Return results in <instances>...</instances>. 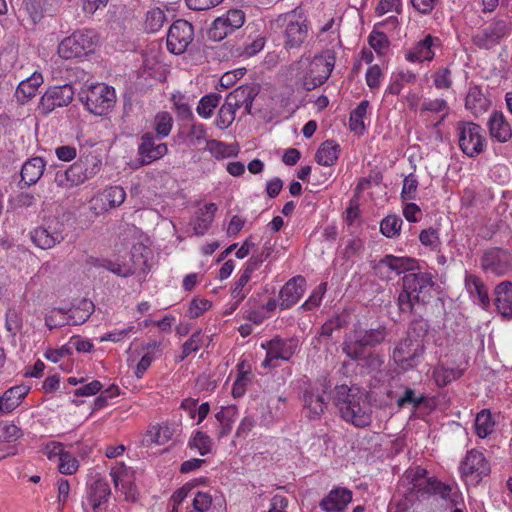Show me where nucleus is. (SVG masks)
Wrapping results in <instances>:
<instances>
[{
    "mask_svg": "<svg viewBox=\"0 0 512 512\" xmlns=\"http://www.w3.org/2000/svg\"><path fill=\"white\" fill-rule=\"evenodd\" d=\"M306 289V280L302 276H295L287 281L279 293L280 308L289 309L303 296Z\"/></svg>",
    "mask_w": 512,
    "mask_h": 512,
    "instance_id": "412c9836",
    "label": "nucleus"
},
{
    "mask_svg": "<svg viewBox=\"0 0 512 512\" xmlns=\"http://www.w3.org/2000/svg\"><path fill=\"white\" fill-rule=\"evenodd\" d=\"M173 126V118L169 112L162 111L156 114L154 119V129L158 138L167 137Z\"/></svg>",
    "mask_w": 512,
    "mask_h": 512,
    "instance_id": "8fccbe9b",
    "label": "nucleus"
},
{
    "mask_svg": "<svg viewBox=\"0 0 512 512\" xmlns=\"http://www.w3.org/2000/svg\"><path fill=\"white\" fill-rule=\"evenodd\" d=\"M495 422L489 410L480 411L475 418V432L480 438H486L494 430Z\"/></svg>",
    "mask_w": 512,
    "mask_h": 512,
    "instance_id": "37998d69",
    "label": "nucleus"
},
{
    "mask_svg": "<svg viewBox=\"0 0 512 512\" xmlns=\"http://www.w3.org/2000/svg\"><path fill=\"white\" fill-rule=\"evenodd\" d=\"M255 269L256 264L252 262L251 258L243 267L238 279L235 281L233 288L231 289V296L233 300H236V304H240L246 298L249 290L245 289V286L250 281Z\"/></svg>",
    "mask_w": 512,
    "mask_h": 512,
    "instance_id": "72a5a7b5",
    "label": "nucleus"
},
{
    "mask_svg": "<svg viewBox=\"0 0 512 512\" xmlns=\"http://www.w3.org/2000/svg\"><path fill=\"white\" fill-rule=\"evenodd\" d=\"M433 82L437 89H449L452 86L450 69L442 67L435 71L433 75Z\"/></svg>",
    "mask_w": 512,
    "mask_h": 512,
    "instance_id": "774afa93",
    "label": "nucleus"
},
{
    "mask_svg": "<svg viewBox=\"0 0 512 512\" xmlns=\"http://www.w3.org/2000/svg\"><path fill=\"white\" fill-rule=\"evenodd\" d=\"M236 110V108H234L225 100L224 104L219 109L218 116L215 122L216 126L219 129L228 128L235 120Z\"/></svg>",
    "mask_w": 512,
    "mask_h": 512,
    "instance_id": "6e6d98bb",
    "label": "nucleus"
},
{
    "mask_svg": "<svg viewBox=\"0 0 512 512\" xmlns=\"http://www.w3.org/2000/svg\"><path fill=\"white\" fill-rule=\"evenodd\" d=\"M238 375L232 386L234 398H240L246 393L247 386L251 383L253 375L245 361L237 364Z\"/></svg>",
    "mask_w": 512,
    "mask_h": 512,
    "instance_id": "4c0bfd02",
    "label": "nucleus"
},
{
    "mask_svg": "<svg viewBox=\"0 0 512 512\" xmlns=\"http://www.w3.org/2000/svg\"><path fill=\"white\" fill-rule=\"evenodd\" d=\"M172 438V431L167 425L152 426L146 434L147 444L163 445Z\"/></svg>",
    "mask_w": 512,
    "mask_h": 512,
    "instance_id": "a18cd8bd",
    "label": "nucleus"
},
{
    "mask_svg": "<svg viewBox=\"0 0 512 512\" xmlns=\"http://www.w3.org/2000/svg\"><path fill=\"white\" fill-rule=\"evenodd\" d=\"M165 20L166 16L161 9H153L146 15V29L151 33H155L163 27Z\"/></svg>",
    "mask_w": 512,
    "mask_h": 512,
    "instance_id": "13d9d810",
    "label": "nucleus"
},
{
    "mask_svg": "<svg viewBox=\"0 0 512 512\" xmlns=\"http://www.w3.org/2000/svg\"><path fill=\"white\" fill-rule=\"evenodd\" d=\"M465 288L475 303L481 305L483 308L490 305L488 290L478 276L473 274L466 275Z\"/></svg>",
    "mask_w": 512,
    "mask_h": 512,
    "instance_id": "7c9ffc66",
    "label": "nucleus"
},
{
    "mask_svg": "<svg viewBox=\"0 0 512 512\" xmlns=\"http://www.w3.org/2000/svg\"><path fill=\"white\" fill-rule=\"evenodd\" d=\"M480 265L488 276H504L512 270V255L501 248H490L483 253Z\"/></svg>",
    "mask_w": 512,
    "mask_h": 512,
    "instance_id": "4468645a",
    "label": "nucleus"
},
{
    "mask_svg": "<svg viewBox=\"0 0 512 512\" xmlns=\"http://www.w3.org/2000/svg\"><path fill=\"white\" fill-rule=\"evenodd\" d=\"M212 498L208 493L197 492L193 498L192 509L189 512H209Z\"/></svg>",
    "mask_w": 512,
    "mask_h": 512,
    "instance_id": "338daca9",
    "label": "nucleus"
},
{
    "mask_svg": "<svg viewBox=\"0 0 512 512\" xmlns=\"http://www.w3.org/2000/svg\"><path fill=\"white\" fill-rule=\"evenodd\" d=\"M425 400V396L420 394L417 396L415 391L411 388H406L403 395L398 398L397 405L400 408L405 407L406 405H412L414 408H418Z\"/></svg>",
    "mask_w": 512,
    "mask_h": 512,
    "instance_id": "052dcab7",
    "label": "nucleus"
},
{
    "mask_svg": "<svg viewBox=\"0 0 512 512\" xmlns=\"http://www.w3.org/2000/svg\"><path fill=\"white\" fill-rule=\"evenodd\" d=\"M512 30L509 18H494L481 31L472 36V43L479 49L490 50L507 38Z\"/></svg>",
    "mask_w": 512,
    "mask_h": 512,
    "instance_id": "0eeeda50",
    "label": "nucleus"
},
{
    "mask_svg": "<svg viewBox=\"0 0 512 512\" xmlns=\"http://www.w3.org/2000/svg\"><path fill=\"white\" fill-rule=\"evenodd\" d=\"M111 489L105 479H96L89 487L87 501L92 510L96 512L101 505L108 502Z\"/></svg>",
    "mask_w": 512,
    "mask_h": 512,
    "instance_id": "c756f323",
    "label": "nucleus"
},
{
    "mask_svg": "<svg viewBox=\"0 0 512 512\" xmlns=\"http://www.w3.org/2000/svg\"><path fill=\"white\" fill-rule=\"evenodd\" d=\"M86 181L83 172L82 164L75 161L66 170H59L55 174L54 182L58 187L70 189L72 187L83 184Z\"/></svg>",
    "mask_w": 512,
    "mask_h": 512,
    "instance_id": "393cba45",
    "label": "nucleus"
},
{
    "mask_svg": "<svg viewBox=\"0 0 512 512\" xmlns=\"http://www.w3.org/2000/svg\"><path fill=\"white\" fill-rule=\"evenodd\" d=\"M335 406L340 417L355 427H367L372 421V406L368 394L359 387L336 386Z\"/></svg>",
    "mask_w": 512,
    "mask_h": 512,
    "instance_id": "f257e3e1",
    "label": "nucleus"
},
{
    "mask_svg": "<svg viewBox=\"0 0 512 512\" xmlns=\"http://www.w3.org/2000/svg\"><path fill=\"white\" fill-rule=\"evenodd\" d=\"M424 351V343L419 339L406 336L401 340L393 351L394 360L402 366L413 367L416 365V360L422 355Z\"/></svg>",
    "mask_w": 512,
    "mask_h": 512,
    "instance_id": "f3484780",
    "label": "nucleus"
},
{
    "mask_svg": "<svg viewBox=\"0 0 512 512\" xmlns=\"http://www.w3.org/2000/svg\"><path fill=\"white\" fill-rule=\"evenodd\" d=\"M103 267L120 277H129L135 274L136 269L129 264H121L113 261H105Z\"/></svg>",
    "mask_w": 512,
    "mask_h": 512,
    "instance_id": "69168bd1",
    "label": "nucleus"
},
{
    "mask_svg": "<svg viewBox=\"0 0 512 512\" xmlns=\"http://www.w3.org/2000/svg\"><path fill=\"white\" fill-rule=\"evenodd\" d=\"M416 79V74L409 70H401L396 73H393L391 75L390 84L386 89V93L392 95H399L406 84L415 83Z\"/></svg>",
    "mask_w": 512,
    "mask_h": 512,
    "instance_id": "58836bf2",
    "label": "nucleus"
},
{
    "mask_svg": "<svg viewBox=\"0 0 512 512\" xmlns=\"http://www.w3.org/2000/svg\"><path fill=\"white\" fill-rule=\"evenodd\" d=\"M494 295L497 311L505 318H512V282L499 283L495 287Z\"/></svg>",
    "mask_w": 512,
    "mask_h": 512,
    "instance_id": "bb28decb",
    "label": "nucleus"
},
{
    "mask_svg": "<svg viewBox=\"0 0 512 512\" xmlns=\"http://www.w3.org/2000/svg\"><path fill=\"white\" fill-rule=\"evenodd\" d=\"M435 285L433 275L429 272L410 271L403 277V288L412 294L418 303H427L432 297Z\"/></svg>",
    "mask_w": 512,
    "mask_h": 512,
    "instance_id": "f8f14e48",
    "label": "nucleus"
},
{
    "mask_svg": "<svg viewBox=\"0 0 512 512\" xmlns=\"http://www.w3.org/2000/svg\"><path fill=\"white\" fill-rule=\"evenodd\" d=\"M96 43L97 35L94 30H78L60 42L58 54L63 59L80 57L93 51Z\"/></svg>",
    "mask_w": 512,
    "mask_h": 512,
    "instance_id": "423d86ee",
    "label": "nucleus"
},
{
    "mask_svg": "<svg viewBox=\"0 0 512 512\" xmlns=\"http://www.w3.org/2000/svg\"><path fill=\"white\" fill-rule=\"evenodd\" d=\"M432 375L437 386L444 387L459 379L463 375V370L460 368H450L439 364L434 368Z\"/></svg>",
    "mask_w": 512,
    "mask_h": 512,
    "instance_id": "ea45409f",
    "label": "nucleus"
},
{
    "mask_svg": "<svg viewBox=\"0 0 512 512\" xmlns=\"http://www.w3.org/2000/svg\"><path fill=\"white\" fill-rule=\"evenodd\" d=\"M220 99L221 97L217 93L203 96L198 103L196 109L197 113L205 119L210 118L214 109L218 106Z\"/></svg>",
    "mask_w": 512,
    "mask_h": 512,
    "instance_id": "3c124183",
    "label": "nucleus"
},
{
    "mask_svg": "<svg viewBox=\"0 0 512 512\" xmlns=\"http://www.w3.org/2000/svg\"><path fill=\"white\" fill-rule=\"evenodd\" d=\"M459 147L468 157H476L484 151L485 137L483 129L474 122L460 121L456 126Z\"/></svg>",
    "mask_w": 512,
    "mask_h": 512,
    "instance_id": "1a4fd4ad",
    "label": "nucleus"
},
{
    "mask_svg": "<svg viewBox=\"0 0 512 512\" xmlns=\"http://www.w3.org/2000/svg\"><path fill=\"white\" fill-rule=\"evenodd\" d=\"M53 312L66 315L72 325H80L86 322L92 315L94 312V304L91 300L81 299L69 312L64 311L62 308L54 309Z\"/></svg>",
    "mask_w": 512,
    "mask_h": 512,
    "instance_id": "2f4dec72",
    "label": "nucleus"
},
{
    "mask_svg": "<svg viewBox=\"0 0 512 512\" xmlns=\"http://www.w3.org/2000/svg\"><path fill=\"white\" fill-rule=\"evenodd\" d=\"M369 107V101L363 100L361 101L357 107L351 112L349 119V126L351 131L362 134L365 130L364 119L367 115V110Z\"/></svg>",
    "mask_w": 512,
    "mask_h": 512,
    "instance_id": "a19ab883",
    "label": "nucleus"
},
{
    "mask_svg": "<svg viewBox=\"0 0 512 512\" xmlns=\"http://www.w3.org/2000/svg\"><path fill=\"white\" fill-rule=\"evenodd\" d=\"M45 166V161L41 157L28 159L21 168V182L26 186L36 184L43 175Z\"/></svg>",
    "mask_w": 512,
    "mask_h": 512,
    "instance_id": "473e14b6",
    "label": "nucleus"
},
{
    "mask_svg": "<svg viewBox=\"0 0 512 512\" xmlns=\"http://www.w3.org/2000/svg\"><path fill=\"white\" fill-rule=\"evenodd\" d=\"M78 162L82 164V172L86 181L98 174L102 166L101 160L92 154L80 156Z\"/></svg>",
    "mask_w": 512,
    "mask_h": 512,
    "instance_id": "de8ad7c7",
    "label": "nucleus"
},
{
    "mask_svg": "<svg viewBox=\"0 0 512 512\" xmlns=\"http://www.w3.org/2000/svg\"><path fill=\"white\" fill-rule=\"evenodd\" d=\"M206 150L216 159L228 158L238 154V148L235 145L226 144L214 139L206 142Z\"/></svg>",
    "mask_w": 512,
    "mask_h": 512,
    "instance_id": "79ce46f5",
    "label": "nucleus"
},
{
    "mask_svg": "<svg viewBox=\"0 0 512 512\" xmlns=\"http://www.w3.org/2000/svg\"><path fill=\"white\" fill-rule=\"evenodd\" d=\"M80 99L90 113L103 116L114 107L116 94L113 87L96 83L83 90Z\"/></svg>",
    "mask_w": 512,
    "mask_h": 512,
    "instance_id": "39448f33",
    "label": "nucleus"
},
{
    "mask_svg": "<svg viewBox=\"0 0 512 512\" xmlns=\"http://www.w3.org/2000/svg\"><path fill=\"white\" fill-rule=\"evenodd\" d=\"M465 107L474 116H479L485 113L490 107L489 99L483 94L478 86H473L469 89L465 98Z\"/></svg>",
    "mask_w": 512,
    "mask_h": 512,
    "instance_id": "f704fd0d",
    "label": "nucleus"
},
{
    "mask_svg": "<svg viewBox=\"0 0 512 512\" xmlns=\"http://www.w3.org/2000/svg\"><path fill=\"white\" fill-rule=\"evenodd\" d=\"M387 335L388 331L384 325L371 329L356 326L345 334L342 351L351 360L362 359L365 356L366 348H374L380 345Z\"/></svg>",
    "mask_w": 512,
    "mask_h": 512,
    "instance_id": "7ed1b4c3",
    "label": "nucleus"
},
{
    "mask_svg": "<svg viewBox=\"0 0 512 512\" xmlns=\"http://www.w3.org/2000/svg\"><path fill=\"white\" fill-rule=\"evenodd\" d=\"M58 470L61 474L71 475L74 474L79 467L78 460L69 452H65L58 461Z\"/></svg>",
    "mask_w": 512,
    "mask_h": 512,
    "instance_id": "680f3d73",
    "label": "nucleus"
},
{
    "mask_svg": "<svg viewBox=\"0 0 512 512\" xmlns=\"http://www.w3.org/2000/svg\"><path fill=\"white\" fill-rule=\"evenodd\" d=\"M42 83L43 76L38 72H34L30 77L22 80L15 91V98L17 102L21 105L27 103L36 95L37 90Z\"/></svg>",
    "mask_w": 512,
    "mask_h": 512,
    "instance_id": "c85d7f7f",
    "label": "nucleus"
},
{
    "mask_svg": "<svg viewBox=\"0 0 512 512\" xmlns=\"http://www.w3.org/2000/svg\"><path fill=\"white\" fill-rule=\"evenodd\" d=\"M212 439L202 431H196L189 440L188 446L196 449L201 456H205L212 450Z\"/></svg>",
    "mask_w": 512,
    "mask_h": 512,
    "instance_id": "49530a36",
    "label": "nucleus"
},
{
    "mask_svg": "<svg viewBox=\"0 0 512 512\" xmlns=\"http://www.w3.org/2000/svg\"><path fill=\"white\" fill-rule=\"evenodd\" d=\"M459 469L465 481L474 485L478 484L483 477L489 475L491 471L490 464L484 454L475 449L466 453Z\"/></svg>",
    "mask_w": 512,
    "mask_h": 512,
    "instance_id": "9d476101",
    "label": "nucleus"
},
{
    "mask_svg": "<svg viewBox=\"0 0 512 512\" xmlns=\"http://www.w3.org/2000/svg\"><path fill=\"white\" fill-rule=\"evenodd\" d=\"M429 330V324L422 318L414 319L411 321L407 331V335L413 337V339H419L423 343L425 336Z\"/></svg>",
    "mask_w": 512,
    "mask_h": 512,
    "instance_id": "bf43d9fd",
    "label": "nucleus"
},
{
    "mask_svg": "<svg viewBox=\"0 0 512 512\" xmlns=\"http://www.w3.org/2000/svg\"><path fill=\"white\" fill-rule=\"evenodd\" d=\"M440 38L427 34L405 53V59L409 62H431L435 57V50L441 48Z\"/></svg>",
    "mask_w": 512,
    "mask_h": 512,
    "instance_id": "6ab92c4d",
    "label": "nucleus"
},
{
    "mask_svg": "<svg viewBox=\"0 0 512 512\" xmlns=\"http://www.w3.org/2000/svg\"><path fill=\"white\" fill-rule=\"evenodd\" d=\"M420 112H431V113H443L439 121L435 124V127L440 125L442 121L447 117L449 113V106L446 100L442 98L437 99H425L420 107Z\"/></svg>",
    "mask_w": 512,
    "mask_h": 512,
    "instance_id": "c03bdc74",
    "label": "nucleus"
},
{
    "mask_svg": "<svg viewBox=\"0 0 512 512\" xmlns=\"http://www.w3.org/2000/svg\"><path fill=\"white\" fill-rule=\"evenodd\" d=\"M220 19H222L223 22L225 21L228 32L232 33L243 26L245 14L242 10L234 9L229 10L225 15L221 16Z\"/></svg>",
    "mask_w": 512,
    "mask_h": 512,
    "instance_id": "4d7b16f0",
    "label": "nucleus"
},
{
    "mask_svg": "<svg viewBox=\"0 0 512 512\" xmlns=\"http://www.w3.org/2000/svg\"><path fill=\"white\" fill-rule=\"evenodd\" d=\"M74 97V90L71 85L51 86L41 96L37 110L42 115H48L57 108L68 106Z\"/></svg>",
    "mask_w": 512,
    "mask_h": 512,
    "instance_id": "ddd939ff",
    "label": "nucleus"
},
{
    "mask_svg": "<svg viewBox=\"0 0 512 512\" xmlns=\"http://www.w3.org/2000/svg\"><path fill=\"white\" fill-rule=\"evenodd\" d=\"M63 239L62 232L51 225L37 227L31 232L33 243L44 250L53 248L56 244L62 242Z\"/></svg>",
    "mask_w": 512,
    "mask_h": 512,
    "instance_id": "b1692460",
    "label": "nucleus"
},
{
    "mask_svg": "<svg viewBox=\"0 0 512 512\" xmlns=\"http://www.w3.org/2000/svg\"><path fill=\"white\" fill-rule=\"evenodd\" d=\"M216 211L217 205L215 203H208L203 208L199 209L197 216L191 222L195 235L203 236L208 231Z\"/></svg>",
    "mask_w": 512,
    "mask_h": 512,
    "instance_id": "c9c22d12",
    "label": "nucleus"
},
{
    "mask_svg": "<svg viewBox=\"0 0 512 512\" xmlns=\"http://www.w3.org/2000/svg\"><path fill=\"white\" fill-rule=\"evenodd\" d=\"M352 500V492L347 488L337 487L325 496L319 506L326 512H343Z\"/></svg>",
    "mask_w": 512,
    "mask_h": 512,
    "instance_id": "4be33fe9",
    "label": "nucleus"
},
{
    "mask_svg": "<svg viewBox=\"0 0 512 512\" xmlns=\"http://www.w3.org/2000/svg\"><path fill=\"white\" fill-rule=\"evenodd\" d=\"M490 135L498 142L504 143L512 137V129L505 116L500 111L491 113L488 121Z\"/></svg>",
    "mask_w": 512,
    "mask_h": 512,
    "instance_id": "cd10ccee",
    "label": "nucleus"
},
{
    "mask_svg": "<svg viewBox=\"0 0 512 512\" xmlns=\"http://www.w3.org/2000/svg\"><path fill=\"white\" fill-rule=\"evenodd\" d=\"M335 64L334 52L327 49L313 59L302 57L294 64L295 76L303 88L311 91L329 78Z\"/></svg>",
    "mask_w": 512,
    "mask_h": 512,
    "instance_id": "f03ea898",
    "label": "nucleus"
},
{
    "mask_svg": "<svg viewBox=\"0 0 512 512\" xmlns=\"http://www.w3.org/2000/svg\"><path fill=\"white\" fill-rule=\"evenodd\" d=\"M258 94V89L252 85H242L226 96V101L234 108L244 107L246 114H251L252 104Z\"/></svg>",
    "mask_w": 512,
    "mask_h": 512,
    "instance_id": "5701e85b",
    "label": "nucleus"
},
{
    "mask_svg": "<svg viewBox=\"0 0 512 512\" xmlns=\"http://www.w3.org/2000/svg\"><path fill=\"white\" fill-rule=\"evenodd\" d=\"M418 178L414 173H410L403 179V185L400 197L403 202L415 200L418 190Z\"/></svg>",
    "mask_w": 512,
    "mask_h": 512,
    "instance_id": "864d4df0",
    "label": "nucleus"
},
{
    "mask_svg": "<svg viewBox=\"0 0 512 512\" xmlns=\"http://www.w3.org/2000/svg\"><path fill=\"white\" fill-rule=\"evenodd\" d=\"M194 37L193 26L186 20H176L167 34V49L176 55L183 53Z\"/></svg>",
    "mask_w": 512,
    "mask_h": 512,
    "instance_id": "dca6fc26",
    "label": "nucleus"
},
{
    "mask_svg": "<svg viewBox=\"0 0 512 512\" xmlns=\"http://www.w3.org/2000/svg\"><path fill=\"white\" fill-rule=\"evenodd\" d=\"M110 476L116 490H121L127 501L136 500L134 472L124 463H117L111 468Z\"/></svg>",
    "mask_w": 512,
    "mask_h": 512,
    "instance_id": "a211bd4d",
    "label": "nucleus"
},
{
    "mask_svg": "<svg viewBox=\"0 0 512 512\" xmlns=\"http://www.w3.org/2000/svg\"><path fill=\"white\" fill-rule=\"evenodd\" d=\"M211 305L212 303L208 299L194 298L189 304L187 314L192 319L198 318L209 310Z\"/></svg>",
    "mask_w": 512,
    "mask_h": 512,
    "instance_id": "e2e57ef3",
    "label": "nucleus"
},
{
    "mask_svg": "<svg viewBox=\"0 0 512 512\" xmlns=\"http://www.w3.org/2000/svg\"><path fill=\"white\" fill-rule=\"evenodd\" d=\"M426 488L428 493L438 494L443 499H448L451 496L452 488L434 478H427Z\"/></svg>",
    "mask_w": 512,
    "mask_h": 512,
    "instance_id": "0e129e2a",
    "label": "nucleus"
},
{
    "mask_svg": "<svg viewBox=\"0 0 512 512\" xmlns=\"http://www.w3.org/2000/svg\"><path fill=\"white\" fill-rule=\"evenodd\" d=\"M298 347V341L293 338L274 337L269 341L261 343V348L266 351V357L261 366L265 369L276 368L280 365L279 361H289L295 354Z\"/></svg>",
    "mask_w": 512,
    "mask_h": 512,
    "instance_id": "6e6552de",
    "label": "nucleus"
},
{
    "mask_svg": "<svg viewBox=\"0 0 512 512\" xmlns=\"http://www.w3.org/2000/svg\"><path fill=\"white\" fill-rule=\"evenodd\" d=\"M402 223V219L397 215H388L381 221L380 231L384 236L393 238L399 235Z\"/></svg>",
    "mask_w": 512,
    "mask_h": 512,
    "instance_id": "603ef678",
    "label": "nucleus"
},
{
    "mask_svg": "<svg viewBox=\"0 0 512 512\" xmlns=\"http://www.w3.org/2000/svg\"><path fill=\"white\" fill-rule=\"evenodd\" d=\"M202 344L201 330L195 331L190 338L182 345L181 355L176 357V362H182L190 354L197 352Z\"/></svg>",
    "mask_w": 512,
    "mask_h": 512,
    "instance_id": "5fc2aeb1",
    "label": "nucleus"
},
{
    "mask_svg": "<svg viewBox=\"0 0 512 512\" xmlns=\"http://www.w3.org/2000/svg\"><path fill=\"white\" fill-rule=\"evenodd\" d=\"M325 390L318 388L306 389L303 393V411L310 420H318L327 408V401L324 399Z\"/></svg>",
    "mask_w": 512,
    "mask_h": 512,
    "instance_id": "aec40b11",
    "label": "nucleus"
},
{
    "mask_svg": "<svg viewBox=\"0 0 512 512\" xmlns=\"http://www.w3.org/2000/svg\"><path fill=\"white\" fill-rule=\"evenodd\" d=\"M160 139L151 132H146L140 137L137 149L138 158L136 160L138 167L149 165L168 153L167 145L158 142Z\"/></svg>",
    "mask_w": 512,
    "mask_h": 512,
    "instance_id": "2eb2a0df",
    "label": "nucleus"
},
{
    "mask_svg": "<svg viewBox=\"0 0 512 512\" xmlns=\"http://www.w3.org/2000/svg\"><path fill=\"white\" fill-rule=\"evenodd\" d=\"M417 268V261L410 257H397L386 255L373 267L375 274L382 280H392L402 273L414 271Z\"/></svg>",
    "mask_w": 512,
    "mask_h": 512,
    "instance_id": "9b49d317",
    "label": "nucleus"
},
{
    "mask_svg": "<svg viewBox=\"0 0 512 512\" xmlns=\"http://www.w3.org/2000/svg\"><path fill=\"white\" fill-rule=\"evenodd\" d=\"M30 388L26 385H16L7 389L0 396V415L14 411L29 393Z\"/></svg>",
    "mask_w": 512,
    "mask_h": 512,
    "instance_id": "a878e982",
    "label": "nucleus"
},
{
    "mask_svg": "<svg viewBox=\"0 0 512 512\" xmlns=\"http://www.w3.org/2000/svg\"><path fill=\"white\" fill-rule=\"evenodd\" d=\"M102 200L108 205L109 208H115L120 206L125 198L126 192L121 186H110L101 194Z\"/></svg>",
    "mask_w": 512,
    "mask_h": 512,
    "instance_id": "09e8293b",
    "label": "nucleus"
},
{
    "mask_svg": "<svg viewBox=\"0 0 512 512\" xmlns=\"http://www.w3.org/2000/svg\"><path fill=\"white\" fill-rule=\"evenodd\" d=\"M340 146L333 140L323 142L315 154V160L319 165L332 166L338 160Z\"/></svg>",
    "mask_w": 512,
    "mask_h": 512,
    "instance_id": "e433bc0d",
    "label": "nucleus"
},
{
    "mask_svg": "<svg viewBox=\"0 0 512 512\" xmlns=\"http://www.w3.org/2000/svg\"><path fill=\"white\" fill-rule=\"evenodd\" d=\"M276 24L282 29L286 49L299 48L308 36L307 19L297 10L279 15Z\"/></svg>",
    "mask_w": 512,
    "mask_h": 512,
    "instance_id": "20e7f679",
    "label": "nucleus"
}]
</instances>
